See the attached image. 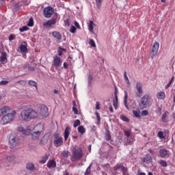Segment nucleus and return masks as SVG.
Returning <instances> with one entry per match:
<instances>
[{
	"mask_svg": "<svg viewBox=\"0 0 175 175\" xmlns=\"http://www.w3.org/2000/svg\"><path fill=\"white\" fill-rule=\"evenodd\" d=\"M17 115V112L14 110L12 111L10 113H8L2 116L0 124L1 125H8V124H10L14 121L16 118V116Z\"/></svg>",
	"mask_w": 175,
	"mask_h": 175,
	"instance_id": "f03ea898",
	"label": "nucleus"
},
{
	"mask_svg": "<svg viewBox=\"0 0 175 175\" xmlns=\"http://www.w3.org/2000/svg\"><path fill=\"white\" fill-rule=\"evenodd\" d=\"M43 124H38L36 126H34L33 131L35 132H38L39 133H42L43 132Z\"/></svg>",
	"mask_w": 175,
	"mask_h": 175,
	"instance_id": "ddd939ff",
	"label": "nucleus"
},
{
	"mask_svg": "<svg viewBox=\"0 0 175 175\" xmlns=\"http://www.w3.org/2000/svg\"><path fill=\"white\" fill-rule=\"evenodd\" d=\"M96 110H100V103L99 101L96 103Z\"/></svg>",
	"mask_w": 175,
	"mask_h": 175,
	"instance_id": "8fccbe9b",
	"label": "nucleus"
},
{
	"mask_svg": "<svg viewBox=\"0 0 175 175\" xmlns=\"http://www.w3.org/2000/svg\"><path fill=\"white\" fill-rule=\"evenodd\" d=\"M92 79H93L92 75H88V83H89V84H91V83H92Z\"/></svg>",
	"mask_w": 175,
	"mask_h": 175,
	"instance_id": "4d7b16f0",
	"label": "nucleus"
},
{
	"mask_svg": "<svg viewBox=\"0 0 175 175\" xmlns=\"http://www.w3.org/2000/svg\"><path fill=\"white\" fill-rule=\"evenodd\" d=\"M133 142H135V138L131 137L130 139H127V142L126 144H129V146H132L133 144Z\"/></svg>",
	"mask_w": 175,
	"mask_h": 175,
	"instance_id": "7c9ffc66",
	"label": "nucleus"
},
{
	"mask_svg": "<svg viewBox=\"0 0 175 175\" xmlns=\"http://www.w3.org/2000/svg\"><path fill=\"white\" fill-rule=\"evenodd\" d=\"M147 106H148V95L146 94L141 99V102L139 103V107L140 109H146Z\"/></svg>",
	"mask_w": 175,
	"mask_h": 175,
	"instance_id": "39448f33",
	"label": "nucleus"
},
{
	"mask_svg": "<svg viewBox=\"0 0 175 175\" xmlns=\"http://www.w3.org/2000/svg\"><path fill=\"white\" fill-rule=\"evenodd\" d=\"M136 90L138 93L136 94V96L137 98H142V95H143V85L140 82H137L136 84Z\"/></svg>",
	"mask_w": 175,
	"mask_h": 175,
	"instance_id": "1a4fd4ad",
	"label": "nucleus"
},
{
	"mask_svg": "<svg viewBox=\"0 0 175 175\" xmlns=\"http://www.w3.org/2000/svg\"><path fill=\"white\" fill-rule=\"evenodd\" d=\"M122 166L121 164H118L114 167V169L115 170H118V169H122Z\"/></svg>",
	"mask_w": 175,
	"mask_h": 175,
	"instance_id": "864d4df0",
	"label": "nucleus"
},
{
	"mask_svg": "<svg viewBox=\"0 0 175 175\" xmlns=\"http://www.w3.org/2000/svg\"><path fill=\"white\" fill-rule=\"evenodd\" d=\"M47 139H46L44 137H43L40 140V144H47Z\"/></svg>",
	"mask_w": 175,
	"mask_h": 175,
	"instance_id": "a18cd8bd",
	"label": "nucleus"
},
{
	"mask_svg": "<svg viewBox=\"0 0 175 175\" xmlns=\"http://www.w3.org/2000/svg\"><path fill=\"white\" fill-rule=\"evenodd\" d=\"M20 50L22 53H25L27 51V46L21 44L20 46Z\"/></svg>",
	"mask_w": 175,
	"mask_h": 175,
	"instance_id": "c9c22d12",
	"label": "nucleus"
},
{
	"mask_svg": "<svg viewBox=\"0 0 175 175\" xmlns=\"http://www.w3.org/2000/svg\"><path fill=\"white\" fill-rule=\"evenodd\" d=\"M18 139L16 137L10 139V148H14V147H17L18 146Z\"/></svg>",
	"mask_w": 175,
	"mask_h": 175,
	"instance_id": "9d476101",
	"label": "nucleus"
},
{
	"mask_svg": "<svg viewBox=\"0 0 175 175\" xmlns=\"http://www.w3.org/2000/svg\"><path fill=\"white\" fill-rule=\"evenodd\" d=\"M49 116V107L46 105H41L39 107L38 112L32 108L23 109L20 113L19 120L23 122H29L32 120L40 117L42 118H47Z\"/></svg>",
	"mask_w": 175,
	"mask_h": 175,
	"instance_id": "f257e3e1",
	"label": "nucleus"
},
{
	"mask_svg": "<svg viewBox=\"0 0 175 175\" xmlns=\"http://www.w3.org/2000/svg\"><path fill=\"white\" fill-rule=\"evenodd\" d=\"M78 132L81 133V135H84V133H85V129L83 126H79L78 127Z\"/></svg>",
	"mask_w": 175,
	"mask_h": 175,
	"instance_id": "cd10ccee",
	"label": "nucleus"
},
{
	"mask_svg": "<svg viewBox=\"0 0 175 175\" xmlns=\"http://www.w3.org/2000/svg\"><path fill=\"white\" fill-rule=\"evenodd\" d=\"M157 136L160 139H165V135H163V132H162V131H159L157 133Z\"/></svg>",
	"mask_w": 175,
	"mask_h": 175,
	"instance_id": "37998d69",
	"label": "nucleus"
},
{
	"mask_svg": "<svg viewBox=\"0 0 175 175\" xmlns=\"http://www.w3.org/2000/svg\"><path fill=\"white\" fill-rule=\"evenodd\" d=\"M64 24H65V25H66L67 27H69V25H70V23H69V19L65 20V21H64Z\"/></svg>",
	"mask_w": 175,
	"mask_h": 175,
	"instance_id": "bf43d9fd",
	"label": "nucleus"
},
{
	"mask_svg": "<svg viewBox=\"0 0 175 175\" xmlns=\"http://www.w3.org/2000/svg\"><path fill=\"white\" fill-rule=\"evenodd\" d=\"M170 114V113L167 111H165L163 113V114L161 116V121H162V122H163L164 124H167V122H169V119L167 118L169 117Z\"/></svg>",
	"mask_w": 175,
	"mask_h": 175,
	"instance_id": "f8f14e48",
	"label": "nucleus"
},
{
	"mask_svg": "<svg viewBox=\"0 0 175 175\" xmlns=\"http://www.w3.org/2000/svg\"><path fill=\"white\" fill-rule=\"evenodd\" d=\"M28 84H29V85H31V87H35L36 88V90L38 89V83H36V81H34L33 80H29L28 81Z\"/></svg>",
	"mask_w": 175,
	"mask_h": 175,
	"instance_id": "bb28decb",
	"label": "nucleus"
},
{
	"mask_svg": "<svg viewBox=\"0 0 175 175\" xmlns=\"http://www.w3.org/2000/svg\"><path fill=\"white\" fill-rule=\"evenodd\" d=\"M9 83L8 81H1L0 85H7Z\"/></svg>",
	"mask_w": 175,
	"mask_h": 175,
	"instance_id": "3c124183",
	"label": "nucleus"
},
{
	"mask_svg": "<svg viewBox=\"0 0 175 175\" xmlns=\"http://www.w3.org/2000/svg\"><path fill=\"white\" fill-rule=\"evenodd\" d=\"M53 144L55 147H61L64 144V137H61L59 134H54Z\"/></svg>",
	"mask_w": 175,
	"mask_h": 175,
	"instance_id": "20e7f679",
	"label": "nucleus"
},
{
	"mask_svg": "<svg viewBox=\"0 0 175 175\" xmlns=\"http://www.w3.org/2000/svg\"><path fill=\"white\" fill-rule=\"evenodd\" d=\"M103 1V0H96V5L98 9L100 8Z\"/></svg>",
	"mask_w": 175,
	"mask_h": 175,
	"instance_id": "79ce46f5",
	"label": "nucleus"
},
{
	"mask_svg": "<svg viewBox=\"0 0 175 175\" xmlns=\"http://www.w3.org/2000/svg\"><path fill=\"white\" fill-rule=\"evenodd\" d=\"M41 134H42L41 133H38V131H33L31 133V137L34 140L36 139H39V137H40Z\"/></svg>",
	"mask_w": 175,
	"mask_h": 175,
	"instance_id": "b1692460",
	"label": "nucleus"
},
{
	"mask_svg": "<svg viewBox=\"0 0 175 175\" xmlns=\"http://www.w3.org/2000/svg\"><path fill=\"white\" fill-rule=\"evenodd\" d=\"M57 21L55 18H52L49 20L46 23H43L44 27H51L52 25H55Z\"/></svg>",
	"mask_w": 175,
	"mask_h": 175,
	"instance_id": "dca6fc26",
	"label": "nucleus"
},
{
	"mask_svg": "<svg viewBox=\"0 0 175 175\" xmlns=\"http://www.w3.org/2000/svg\"><path fill=\"white\" fill-rule=\"evenodd\" d=\"M72 111L76 115L79 114V111L77 110V108H76V107H72Z\"/></svg>",
	"mask_w": 175,
	"mask_h": 175,
	"instance_id": "5fc2aeb1",
	"label": "nucleus"
},
{
	"mask_svg": "<svg viewBox=\"0 0 175 175\" xmlns=\"http://www.w3.org/2000/svg\"><path fill=\"white\" fill-rule=\"evenodd\" d=\"M58 55H59V56H61V55H62V51H61V50H58Z\"/></svg>",
	"mask_w": 175,
	"mask_h": 175,
	"instance_id": "338daca9",
	"label": "nucleus"
},
{
	"mask_svg": "<svg viewBox=\"0 0 175 175\" xmlns=\"http://www.w3.org/2000/svg\"><path fill=\"white\" fill-rule=\"evenodd\" d=\"M70 32H71V33H76V28H75V26H71L70 27Z\"/></svg>",
	"mask_w": 175,
	"mask_h": 175,
	"instance_id": "09e8293b",
	"label": "nucleus"
},
{
	"mask_svg": "<svg viewBox=\"0 0 175 175\" xmlns=\"http://www.w3.org/2000/svg\"><path fill=\"white\" fill-rule=\"evenodd\" d=\"M118 101L113 100V107L117 109Z\"/></svg>",
	"mask_w": 175,
	"mask_h": 175,
	"instance_id": "052dcab7",
	"label": "nucleus"
},
{
	"mask_svg": "<svg viewBox=\"0 0 175 175\" xmlns=\"http://www.w3.org/2000/svg\"><path fill=\"white\" fill-rule=\"evenodd\" d=\"M8 161H9V162H12V161H13L14 159V157L13 156H8L7 157Z\"/></svg>",
	"mask_w": 175,
	"mask_h": 175,
	"instance_id": "13d9d810",
	"label": "nucleus"
},
{
	"mask_svg": "<svg viewBox=\"0 0 175 175\" xmlns=\"http://www.w3.org/2000/svg\"><path fill=\"white\" fill-rule=\"evenodd\" d=\"M143 161L148 164L151 163L152 162V157L150 154H148L144 157Z\"/></svg>",
	"mask_w": 175,
	"mask_h": 175,
	"instance_id": "f3484780",
	"label": "nucleus"
},
{
	"mask_svg": "<svg viewBox=\"0 0 175 175\" xmlns=\"http://www.w3.org/2000/svg\"><path fill=\"white\" fill-rule=\"evenodd\" d=\"M173 81H174V77H172L169 83L165 85V90H167V88H169L170 85H172V83H173Z\"/></svg>",
	"mask_w": 175,
	"mask_h": 175,
	"instance_id": "2f4dec72",
	"label": "nucleus"
},
{
	"mask_svg": "<svg viewBox=\"0 0 175 175\" xmlns=\"http://www.w3.org/2000/svg\"><path fill=\"white\" fill-rule=\"evenodd\" d=\"M53 37L57 39V40H61L62 39V36H61V33L58 31H53L52 33Z\"/></svg>",
	"mask_w": 175,
	"mask_h": 175,
	"instance_id": "5701e85b",
	"label": "nucleus"
},
{
	"mask_svg": "<svg viewBox=\"0 0 175 175\" xmlns=\"http://www.w3.org/2000/svg\"><path fill=\"white\" fill-rule=\"evenodd\" d=\"M0 62H1V64H6V62H8L6 53H1V55L0 56Z\"/></svg>",
	"mask_w": 175,
	"mask_h": 175,
	"instance_id": "6ab92c4d",
	"label": "nucleus"
},
{
	"mask_svg": "<svg viewBox=\"0 0 175 175\" xmlns=\"http://www.w3.org/2000/svg\"><path fill=\"white\" fill-rule=\"evenodd\" d=\"M61 155H62V157H64V158H68V157L69 156V151L64 150L61 153Z\"/></svg>",
	"mask_w": 175,
	"mask_h": 175,
	"instance_id": "f704fd0d",
	"label": "nucleus"
},
{
	"mask_svg": "<svg viewBox=\"0 0 175 175\" xmlns=\"http://www.w3.org/2000/svg\"><path fill=\"white\" fill-rule=\"evenodd\" d=\"M57 166V163L55 160H49L47 163V167L49 169H53V167H55Z\"/></svg>",
	"mask_w": 175,
	"mask_h": 175,
	"instance_id": "a211bd4d",
	"label": "nucleus"
},
{
	"mask_svg": "<svg viewBox=\"0 0 175 175\" xmlns=\"http://www.w3.org/2000/svg\"><path fill=\"white\" fill-rule=\"evenodd\" d=\"M89 44L92 46V47H96V44H95V41H94L92 39L90 40Z\"/></svg>",
	"mask_w": 175,
	"mask_h": 175,
	"instance_id": "a19ab883",
	"label": "nucleus"
},
{
	"mask_svg": "<svg viewBox=\"0 0 175 175\" xmlns=\"http://www.w3.org/2000/svg\"><path fill=\"white\" fill-rule=\"evenodd\" d=\"M95 114L97 118V124L98 125H99V124H100V116H99V113L98 112H96Z\"/></svg>",
	"mask_w": 175,
	"mask_h": 175,
	"instance_id": "49530a36",
	"label": "nucleus"
},
{
	"mask_svg": "<svg viewBox=\"0 0 175 175\" xmlns=\"http://www.w3.org/2000/svg\"><path fill=\"white\" fill-rule=\"evenodd\" d=\"M54 13V9L51 8V6L46 7L44 9V16L46 18H50L51 16H53V14Z\"/></svg>",
	"mask_w": 175,
	"mask_h": 175,
	"instance_id": "6e6552de",
	"label": "nucleus"
},
{
	"mask_svg": "<svg viewBox=\"0 0 175 175\" xmlns=\"http://www.w3.org/2000/svg\"><path fill=\"white\" fill-rule=\"evenodd\" d=\"M80 124H81V122L79 120H75L73 124L74 128H77V126H79Z\"/></svg>",
	"mask_w": 175,
	"mask_h": 175,
	"instance_id": "c03bdc74",
	"label": "nucleus"
},
{
	"mask_svg": "<svg viewBox=\"0 0 175 175\" xmlns=\"http://www.w3.org/2000/svg\"><path fill=\"white\" fill-rule=\"evenodd\" d=\"M95 24H94V21H90L89 25H88V29L90 31V32H91L92 33H94V27Z\"/></svg>",
	"mask_w": 175,
	"mask_h": 175,
	"instance_id": "a878e982",
	"label": "nucleus"
},
{
	"mask_svg": "<svg viewBox=\"0 0 175 175\" xmlns=\"http://www.w3.org/2000/svg\"><path fill=\"white\" fill-rule=\"evenodd\" d=\"M111 139V135H110V131L109 130H107V133L105 134V140H110Z\"/></svg>",
	"mask_w": 175,
	"mask_h": 175,
	"instance_id": "72a5a7b5",
	"label": "nucleus"
},
{
	"mask_svg": "<svg viewBox=\"0 0 175 175\" xmlns=\"http://www.w3.org/2000/svg\"><path fill=\"white\" fill-rule=\"evenodd\" d=\"M59 50H60L61 51H66V49L62 48V47H59Z\"/></svg>",
	"mask_w": 175,
	"mask_h": 175,
	"instance_id": "774afa93",
	"label": "nucleus"
},
{
	"mask_svg": "<svg viewBox=\"0 0 175 175\" xmlns=\"http://www.w3.org/2000/svg\"><path fill=\"white\" fill-rule=\"evenodd\" d=\"M133 115L135 116V117H136V118H140V117H142L140 116L139 111H133Z\"/></svg>",
	"mask_w": 175,
	"mask_h": 175,
	"instance_id": "e433bc0d",
	"label": "nucleus"
},
{
	"mask_svg": "<svg viewBox=\"0 0 175 175\" xmlns=\"http://www.w3.org/2000/svg\"><path fill=\"white\" fill-rule=\"evenodd\" d=\"M124 104L126 109H127V110H129V107H128V93L126 92V91H124Z\"/></svg>",
	"mask_w": 175,
	"mask_h": 175,
	"instance_id": "412c9836",
	"label": "nucleus"
},
{
	"mask_svg": "<svg viewBox=\"0 0 175 175\" xmlns=\"http://www.w3.org/2000/svg\"><path fill=\"white\" fill-rule=\"evenodd\" d=\"M11 109L8 107L5 106L0 109V117L3 116V114H8L10 111Z\"/></svg>",
	"mask_w": 175,
	"mask_h": 175,
	"instance_id": "2eb2a0df",
	"label": "nucleus"
},
{
	"mask_svg": "<svg viewBox=\"0 0 175 175\" xmlns=\"http://www.w3.org/2000/svg\"><path fill=\"white\" fill-rule=\"evenodd\" d=\"M159 154L160 158L167 159L169 158L171 155L170 150L165 148L160 149L159 150Z\"/></svg>",
	"mask_w": 175,
	"mask_h": 175,
	"instance_id": "423d86ee",
	"label": "nucleus"
},
{
	"mask_svg": "<svg viewBox=\"0 0 175 175\" xmlns=\"http://www.w3.org/2000/svg\"><path fill=\"white\" fill-rule=\"evenodd\" d=\"M90 173H91V165H90L89 167L87 168L85 172V175H88L90 174Z\"/></svg>",
	"mask_w": 175,
	"mask_h": 175,
	"instance_id": "de8ad7c7",
	"label": "nucleus"
},
{
	"mask_svg": "<svg viewBox=\"0 0 175 175\" xmlns=\"http://www.w3.org/2000/svg\"><path fill=\"white\" fill-rule=\"evenodd\" d=\"M165 96L166 94H165V92H159L157 94V99H165Z\"/></svg>",
	"mask_w": 175,
	"mask_h": 175,
	"instance_id": "393cba45",
	"label": "nucleus"
},
{
	"mask_svg": "<svg viewBox=\"0 0 175 175\" xmlns=\"http://www.w3.org/2000/svg\"><path fill=\"white\" fill-rule=\"evenodd\" d=\"M15 37L13 36V34L10 35L9 40H14Z\"/></svg>",
	"mask_w": 175,
	"mask_h": 175,
	"instance_id": "e2e57ef3",
	"label": "nucleus"
},
{
	"mask_svg": "<svg viewBox=\"0 0 175 175\" xmlns=\"http://www.w3.org/2000/svg\"><path fill=\"white\" fill-rule=\"evenodd\" d=\"M120 120H122V121H124V122H129V119L125 116H121Z\"/></svg>",
	"mask_w": 175,
	"mask_h": 175,
	"instance_id": "ea45409f",
	"label": "nucleus"
},
{
	"mask_svg": "<svg viewBox=\"0 0 175 175\" xmlns=\"http://www.w3.org/2000/svg\"><path fill=\"white\" fill-rule=\"evenodd\" d=\"M20 31H21V32H24L25 31H28V27L24 26V27H23V28L20 29Z\"/></svg>",
	"mask_w": 175,
	"mask_h": 175,
	"instance_id": "603ef678",
	"label": "nucleus"
},
{
	"mask_svg": "<svg viewBox=\"0 0 175 175\" xmlns=\"http://www.w3.org/2000/svg\"><path fill=\"white\" fill-rule=\"evenodd\" d=\"M158 50H159V42H156L154 43L150 53V58H152V59L158 54Z\"/></svg>",
	"mask_w": 175,
	"mask_h": 175,
	"instance_id": "0eeeda50",
	"label": "nucleus"
},
{
	"mask_svg": "<svg viewBox=\"0 0 175 175\" xmlns=\"http://www.w3.org/2000/svg\"><path fill=\"white\" fill-rule=\"evenodd\" d=\"M157 112L159 113L160 114H161V113H162V108H161V107L157 108Z\"/></svg>",
	"mask_w": 175,
	"mask_h": 175,
	"instance_id": "69168bd1",
	"label": "nucleus"
},
{
	"mask_svg": "<svg viewBox=\"0 0 175 175\" xmlns=\"http://www.w3.org/2000/svg\"><path fill=\"white\" fill-rule=\"evenodd\" d=\"M83 158V150L79 147L75 146L72 150V161H80Z\"/></svg>",
	"mask_w": 175,
	"mask_h": 175,
	"instance_id": "7ed1b4c3",
	"label": "nucleus"
},
{
	"mask_svg": "<svg viewBox=\"0 0 175 175\" xmlns=\"http://www.w3.org/2000/svg\"><path fill=\"white\" fill-rule=\"evenodd\" d=\"M18 132H22L23 135L25 136H28V135H31V130L30 129H24V127L23 126H19L17 129Z\"/></svg>",
	"mask_w": 175,
	"mask_h": 175,
	"instance_id": "9b49d317",
	"label": "nucleus"
},
{
	"mask_svg": "<svg viewBox=\"0 0 175 175\" xmlns=\"http://www.w3.org/2000/svg\"><path fill=\"white\" fill-rule=\"evenodd\" d=\"M120 169H121V170L123 171V174H125V172H126V167H124V165H123V166H122V168H120Z\"/></svg>",
	"mask_w": 175,
	"mask_h": 175,
	"instance_id": "680f3d73",
	"label": "nucleus"
},
{
	"mask_svg": "<svg viewBox=\"0 0 175 175\" xmlns=\"http://www.w3.org/2000/svg\"><path fill=\"white\" fill-rule=\"evenodd\" d=\"M26 169H27V170H30V172H32V170H35V165L32 163H27L26 164Z\"/></svg>",
	"mask_w": 175,
	"mask_h": 175,
	"instance_id": "4be33fe9",
	"label": "nucleus"
},
{
	"mask_svg": "<svg viewBox=\"0 0 175 175\" xmlns=\"http://www.w3.org/2000/svg\"><path fill=\"white\" fill-rule=\"evenodd\" d=\"M69 135H70V128L69 126L66 127L64 131V139L65 140H68V137H69Z\"/></svg>",
	"mask_w": 175,
	"mask_h": 175,
	"instance_id": "aec40b11",
	"label": "nucleus"
},
{
	"mask_svg": "<svg viewBox=\"0 0 175 175\" xmlns=\"http://www.w3.org/2000/svg\"><path fill=\"white\" fill-rule=\"evenodd\" d=\"M61 58L58 56H55L53 59V65L55 66V68H58L59 66H61L62 64Z\"/></svg>",
	"mask_w": 175,
	"mask_h": 175,
	"instance_id": "4468645a",
	"label": "nucleus"
},
{
	"mask_svg": "<svg viewBox=\"0 0 175 175\" xmlns=\"http://www.w3.org/2000/svg\"><path fill=\"white\" fill-rule=\"evenodd\" d=\"M48 159H49V156L45 155V156L42 157L41 160H40V163L44 164V163H46V162H47Z\"/></svg>",
	"mask_w": 175,
	"mask_h": 175,
	"instance_id": "c756f323",
	"label": "nucleus"
},
{
	"mask_svg": "<svg viewBox=\"0 0 175 175\" xmlns=\"http://www.w3.org/2000/svg\"><path fill=\"white\" fill-rule=\"evenodd\" d=\"M159 163L163 167H167V162H166L165 160H160Z\"/></svg>",
	"mask_w": 175,
	"mask_h": 175,
	"instance_id": "473e14b6",
	"label": "nucleus"
},
{
	"mask_svg": "<svg viewBox=\"0 0 175 175\" xmlns=\"http://www.w3.org/2000/svg\"><path fill=\"white\" fill-rule=\"evenodd\" d=\"M124 133L125 135V136H126V137H129L132 133V131L131 130H125L124 131Z\"/></svg>",
	"mask_w": 175,
	"mask_h": 175,
	"instance_id": "4c0bfd02",
	"label": "nucleus"
},
{
	"mask_svg": "<svg viewBox=\"0 0 175 175\" xmlns=\"http://www.w3.org/2000/svg\"><path fill=\"white\" fill-rule=\"evenodd\" d=\"M28 27H33V18H30L28 23H27Z\"/></svg>",
	"mask_w": 175,
	"mask_h": 175,
	"instance_id": "58836bf2",
	"label": "nucleus"
},
{
	"mask_svg": "<svg viewBox=\"0 0 175 175\" xmlns=\"http://www.w3.org/2000/svg\"><path fill=\"white\" fill-rule=\"evenodd\" d=\"M75 27H76V28H80V25H79V23H77V22H75Z\"/></svg>",
	"mask_w": 175,
	"mask_h": 175,
	"instance_id": "0e129e2a",
	"label": "nucleus"
},
{
	"mask_svg": "<svg viewBox=\"0 0 175 175\" xmlns=\"http://www.w3.org/2000/svg\"><path fill=\"white\" fill-rule=\"evenodd\" d=\"M142 116H148V111L147 110H144L142 111Z\"/></svg>",
	"mask_w": 175,
	"mask_h": 175,
	"instance_id": "6e6d98bb",
	"label": "nucleus"
},
{
	"mask_svg": "<svg viewBox=\"0 0 175 175\" xmlns=\"http://www.w3.org/2000/svg\"><path fill=\"white\" fill-rule=\"evenodd\" d=\"M124 77L125 81H126L127 85H129V87L131 86V81H129V78H128V75H126V71H125L124 73Z\"/></svg>",
	"mask_w": 175,
	"mask_h": 175,
	"instance_id": "c85d7f7f",
	"label": "nucleus"
}]
</instances>
